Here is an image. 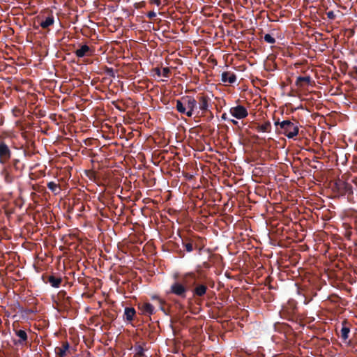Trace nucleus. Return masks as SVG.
I'll use <instances>...</instances> for the list:
<instances>
[{
	"instance_id": "1",
	"label": "nucleus",
	"mask_w": 357,
	"mask_h": 357,
	"mask_svg": "<svg viewBox=\"0 0 357 357\" xmlns=\"http://www.w3.org/2000/svg\"><path fill=\"white\" fill-rule=\"evenodd\" d=\"M197 101L194 97L186 96L176 100V108L181 114H185L188 117H191L197 107Z\"/></svg>"
},
{
	"instance_id": "2",
	"label": "nucleus",
	"mask_w": 357,
	"mask_h": 357,
	"mask_svg": "<svg viewBox=\"0 0 357 357\" xmlns=\"http://www.w3.org/2000/svg\"><path fill=\"white\" fill-rule=\"evenodd\" d=\"M275 126L279 125L282 131L281 133L284 135L289 139H292L297 136L299 132L298 126L289 120H284L282 122H275Z\"/></svg>"
},
{
	"instance_id": "3",
	"label": "nucleus",
	"mask_w": 357,
	"mask_h": 357,
	"mask_svg": "<svg viewBox=\"0 0 357 357\" xmlns=\"http://www.w3.org/2000/svg\"><path fill=\"white\" fill-rule=\"evenodd\" d=\"M229 114L237 119H243L248 116V112L244 106L237 105L230 108Z\"/></svg>"
},
{
	"instance_id": "4",
	"label": "nucleus",
	"mask_w": 357,
	"mask_h": 357,
	"mask_svg": "<svg viewBox=\"0 0 357 357\" xmlns=\"http://www.w3.org/2000/svg\"><path fill=\"white\" fill-rule=\"evenodd\" d=\"M11 158V151L3 141H0V163L4 164Z\"/></svg>"
},
{
	"instance_id": "5",
	"label": "nucleus",
	"mask_w": 357,
	"mask_h": 357,
	"mask_svg": "<svg viewBox=\"0 0 357 357\" xmlns=\"http://www.w3.org/2000/svg\"><path fill=\"white\" fill-rule=\"evenodd\" d=\"M170 291L171 293L176 296H181L182 298L185 297L186 287L179 282H176L172 284L170 288Z\"/></svg>"
},
{
	"instance_id": "6",
	"label": "nucleus",
	"mask_w": 357,
	"mask_h": 357,
	"mask_svg": "<svg viewBox=\"0 0 357 357\" xmlns=\"http://www.w3.org/2000/svg\"><path fill=\"white\" fill-rule=\"evenodd\" d=\"M197 99L199 104L198 109L202 112V113L206 112L208 109L210 98L206 96H200Z\"/></svg>"
},
{
	"instance_id": "7",
	"label": "nucleus",
	"mask_w": 357,
	"mask_h": 357,
	"mask_svg": "<svg viewBox=\"0 0 357 357\" xmlns=\"http://www.w3.org/2000/svg\"><path fill=\"white\" fill-rule=\"evenodd\" d=\"M75 54L76 56L82 58L85 56H90L91 54V50L87 45H83L75 50Z\"/></svg>"
},
{
	"instance_id": "8",
	"label": "nucleus",
	"mask_w": 357,
	"mask_h": 357,
	"mask_svg": "<svg viewBox=\"0 0 357 357\" xmlns=\"http://www.w3.org/2000/svg\"><path fill=\"white\" fill-rule=\"evenodd\" d=\"M221 81L224 83L233 84L236 81V76L231 72H223L221 74Z\"/></svg>"
},
{
	"instance_id": "9",
	"label": "nucleus",
	"mask_w": 357,
	"mask_h": 357,
	"mask_svg": "<svg viewBox=\"0 0 357 357\" xmlns=\"http://www.w3.org/2000/svg\"><path fill=\"white\" fill-rule=\"evenodd\" d=\"M311 78L310 76L298 77L296 81V84L299 87L304 86L305 84H310Z\"/></svg>"
},
{
	"instance_id": "10",
	"label": "nucleus",
	"mask_w": 357,
	"mask_h": 357,
	"mask_svg": "<svg viewBox=\"0 0 357 357\" xmlns=\"http://www.w3.org/2000/svg\"><path fill=\"white\" fill-rule=\"evenodd\" d=\"M69 349V344L66 342H64L61 347L56 349V353L59 357H65L66 356V351Z\"/></svg>"
},
{
	"instance_id": "11",
	"label": "nucleus",
	"mask_w": 357,
	"mask_h": 357,
	"mask_svg": "<svg viewBox=\"0 0 357 357\" xmlns=\"http://www.w3.org/2000/svg\"><path fill=\"white\" fill-rule=\"evenodd\" d=\"M140 309L143 314H152L154 312L153 306L149 303H143Z\"/></svg>"
},
{
	"instance_id": "12",
	"label": "nucleus",
	"mask_w": 357,
	"mask_h": 357,
	"mask_svg": "<svg viewBox=\"0 0 357 357\" xmlns=\"http://www.w3.org/2000/svg\"><path fill=\"white\" fill-rule=\"evenodd\" d=\"M54 22V19L53 16H48L44 20H42L40 22V25L43 29H47L50 26L52 25Z\"/></svg>"
},
{
	"instance_id": "13",
	"label": "nucleus",
	"mask_w": 357,
	"mask_h": 357,
	"mask_svg": "<svg viewBox=\"0 0 357 357\" xmlns=\"http://www.w3.org/2000/svg\"><path fill=\"white\" fill-rule=\"evenodd\" d=\"M207 287L204 284L198 285L194 290V293L195 295L199 296H204L206 292Z\"/></svg>"
},
{
	"instance_id": "14",
	"label": "nucleus",
	"mask_w": 357,
	"mask_h": 357,
	"mask_svg": "<svg viewBox=\"0 0 357 357\" xmlns=\"http://www.w3.org/2000/svg\"><path fill=\"white\" fill-rule=\"evenodd\" d=\"M16 335L20 338L19 343L22 344L27 340V334L24 330H19L15 332Z\"/></svg>"
},
{
	"instance_id": "15",
	"label": "nucleus",
	"mask_w": 357,
	"mask_h": 357,
	"mask_svg": "<svg viewBox=\"0 0 357 357\" xmlns=\"http://www.w3.org/2000/svg\"><path fill=\"white\" fill-rule=\"evenodd\" d=\"M271 123L267 121L257 127V130L261 132H269L271 131Z\"/></svg>"
},
{
	"instance_id": "16",
	"label": "nucleus",
	"mask_w": 357,
	"mask_h": 357,
	"mask_svg": "<svg viewBox=\"0 0 357 357\" xmlns=\"http://www.w3.org/2000/svg\"><path fill=\"white\" fill-rule=\"evenodd\" d=\"M135 314V310L132 307H126L125 309L124 315L126 319L128 321L132 320Z\"/></svg>"
},
{
	"instance_id": "17",
	"label": "nucleus",
	"mask_w": 357,
	"mask_h": 357,
	"mask_svg": "<svg viewBox=\"0 0 357 357\" xmlns=\"http://www.w3.org/2000/svg\"><path fill=\"white\" fill-rule=\"evenodd\" d=\"M154 71L158 76H163L165 77H168L170 73V70L167 67L163 68L162 70L157 68Z\"/></svg>"
},
{
	"instance_id": "18",
	"label": "nucleus",
	"mask_w": 357,
	"mask_h": 357,
	"mask_svg": "<svg viewBox=\"0 0 357 357\" xmlns=\"http://www.w3.org/2000/svg\"><path fill=\"white\" fill-rule=\"evenodd\" d=\"M48 280L51 285L55 288H58L61 282V278L53 275L50 276Z\"/></svg>"
},
{
	"instance_id": "19",
	"label": "nucleus",
	"mask_w": 357,
	"mask_h": 357,
	"mask_svg": "<svg viewBox=\"0 0 357 357\" xmlns=\"http://www.w3.org/2000/svg\"><path fill=\"white\" fill-rule=\"evenodd\" d=\"M47 188L54 193H57L59 190V185L53 181L47 183Z\"/></svg>"
},
{
	"instance_id": "20",
	"label": "nucleus",
	"mask_w": 357,
	"mask_h": 357,
	"mask_svg": "<svg viewBox=\"0 0 357 357\" xmlns=\"http://www.w3.org/2000/svg\"><path fill=\"white\" fill-rule=\"evenodd\" d=\"M349 329L347 327H343L342 329H341V337L344 339V340H347L349 337Z\"/></svg>"
},
{
	"instance_id": "21",
	"label": "nucleus",
	"mask_w": 357,
	"mask_h": 357,
	"mask_svg": "<svg viewBox=\"0 0 357 357\" xmlns=\"http://www.w3.org/2000/svg\"><path fill=\"white\" fill-rule=\"evenodd\" d=\"M264 40L270 44H273L275 42V38L271 34H266L264 37Z\"/></svg>"
},
{
	"instance_id": "22",
	"label": "nucleus",
	"mask_w": 357,
	"mask_h": 357,
	"mask_svg": "<svg viewBox=\"0 0 357 357\" xmlns=\"http://www.w3.org/2000/svg\"><path fill=\"white\" fill-rule=\"evenodd\" d=\"M221 117H222V119L223 120H225V121H231L233 124H234V125H237V124H238V121H236V120H234V119H229L228 118L227 114L226 113H223V114H222V116H221Z\"/></svg>"
},
{
	"instance_id": "23",
	"label": "nucleus",
	"mask_w": 357,
	"mask_h": 357,
	"mask_svg": "<svg viewBox=\"0 0 357 357\" xmlns=\"http://www.w3.org/2000/svg\"><path fill=\"white\" fill-rule=\"evenodd\" d=\"M326 15H327L328 18H329L331 20H333L335 17V14L333 11L327 12Z\"/></svg>"
},
{
	"instance_id": "24",
	"label": "nucleus",
	"mask_w": 357,
	"mask_h": 357,
	"mask_svg": "<svg viewBox=\"0 0 357 357\" xmlns=\"http://www.w3.org/2000/svg\"><path fill=\"white\" fill-rule=\"evenodd\" d=\"M185 248L186 251L188 252H192L193 250L192 245L190 243L185 244Z\"/></svg>"
},
{
	"instance_id": "25",
	"label": "nucleus",
	"mask_w": 357,
	"mask_h": 357,
	"mask_svg": "<svg viewBox=\"0 0 357 357\" xmlns=\"http://www.w3.org/2000/svg\"><path fill=\"white\" fill-rule=\"evenodd\" d=\"M155 15H156V14H155V12H153V11L149 12V13H148V17H149V18L154 17H155Z\"/></svg>"
},
{
	"instance_id": "26",
	"label": "nucleus",
	"mask_w": 357,
	"mask_h": 357,
	"mask_svg": "<svg viewBox=\"0 0 357 357\" xmlns=\"http://www.w3.org/2000/svg\"><path fill=\"white\" fill-rule=\"evenodd\" d=\"M153 1L155 4H157L158 6H159V5H160V0H153Z\"/></svg>"
},
{
	"instance_id": "27",
	"label": "nucleus",
	"mask_w": 357,
	"mask_h": 357,
	"mask_svg": "<svg viewBox=\"0 0 357 357\" xmlns=\"http://www.w3.org/2000/svg\"><path fill=\"white\" fill-rule=\"evenodd\" d=\"M139 350L140 351H139L138 354H142V349L141 347H139Z\"/></svg>"
},
{
	"instance_id": "28",
	"label": "nucleus",
	"mask_w": 357,
	"mask_h": 357,
	"mask_svg": "<svg viewBox=\"0 0 357 357\" xmlns=\"http://www.w3.org/2000/svg\"><path fill=\"white\" fill-rule=\"evenodd\" d=\"M188 275H190V276H194L193 273H189Z\"/></svg>"
},
{
	"instance_id": "29",
	"label": "nucleus",
	"mask_w": 357,
	"mask_h": 357,
	"mask_svg": "<svg viewBox=\"0 0 357 357\" xmlns=\"http://www.w3.org/2000/svg\"><path fill=\"white\" fill-rule=\"evenodd\" d=\"M356 73H357V66L356 67Z\"/></svg>"
}]
</instances>
